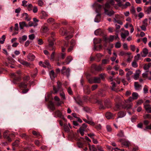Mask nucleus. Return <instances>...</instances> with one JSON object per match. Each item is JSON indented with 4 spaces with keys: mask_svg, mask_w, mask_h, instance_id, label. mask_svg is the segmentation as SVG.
Listing matches in <instances>:
<instances>
[{
    "mask_svg": "<svg viewBox=\"0 0 151 151\" xmlns=\"http://www.w3.org/2000/svg\"><path fill=\"white\" fill-rule=\"evenodd\" d=\"M138 98V95H132V96L130 97L127 100L125 101L123 104H121L122 107L124 109H128L131 108L133 105L132 103H129L134 100Z\"/></svg>",
    "mask_w": 151,
    "mask_h": 151,
    "instance_id": "obj_1",
    "label": "nucleus"
},
{
    "mask_svg": "<svg viewBox=\"0 0 151 151\" xmlns=\"http://www.w3.org/2000/svg\"><path fill=\"white\" fill-rule=\"evenodd\" d=\"M49 44L47 46V48L49 50H52L55 49L54 45V40L52 37H50L48 40Z\"/></svg>",
    "mask_w": 151,
    "mask_h": 151,
    "instance_id": "obj_2",
    "label": "nucleus"
},
{
    "mask_svg": "<svg viewBox=\"0 0 151 151\" xmlns=\"http://www.w3.org/2000/svg\"><path fill=\"white\" fill-rule=\"evenodd\" d=\"M14 137V135L12 133L9 134V133L8 131H6L4 134V137L9 142H11L12 141L11 138H13Z\"/></svg>",
    "mask_w": 151,
    "mask_h": 151,
    "instance_id": "obj_3",
    "label": "nucleus"
},
{
    "mask_svg": "<svg viewBox=\"0 0 151 151\" xmlns=\"http://www.w3.org/2000/svg\"><path fill=\"white\" fill-rule=\"evenodd\" d=\"M62 74L68 78L70 76V70L69 68L66 69L65 67H63L61 70Z\"/></svg>",
    "mask_w": 151,
    "mask_h": 151,
    "instance_id": "obj_4",
    "label": "nucleus"
},
{
    "mask_svg": "<svg viewBox=\"0 0 151 151\" xmlns=\"http://www.w3.org/2000/svg\"><path fill=\"white\" fill-rule=\"evenodd\" d=\"M92 7H95L96 13H98L101 11L102 6L98 4L97 2H95L92 5Z\"/></svg>",
    "mask_w": 151,
    "mask_h": 151,
    "instance_id": "obj_5",
    "label": "nucleus"
},
{
    "mask_svg": "<svg viewBox=\"0 0 151 151\" xmlns=\"http://www.w3.org/2000/svg\"><path fill=\"white\" fill-rule=\"evenodd\" d=\"M96 102L100 104L99 107L100 109H105L106 107L109 108L111 107L110 105V103H109L108 104H107L105 102L104 103L105 106H104L103 105L101 104V102L100 101L97 100Z\"/></svg>",
    "mask_w": 151,
    "mask_h": 151,
    "instance_id": "obj_6",
    "label": "nucleus"
},
{
    "mask_svg": "<svg viewBox=\"0 0 151 151\" xmlns=\"http://www.w3.org/2000/svg\"><path fill=\"white\" fill-rule=\"evenodd\" d=\"M89 82L91 83H100L101 82L100 78L99 77H95L93 78V81L89 80Z\"/></svg>",
    "mask_w": 151,
    "mask_h": 151,
    "instance_id": "obj_7",
    "label": "nucleus"
},
{
    "mask_svg": "<svg viewBox=\"0 0 151 151\" xmlns=\"http://www.w3.org/2000/svg\"><path fill=\"white\" fill-rule=\"evenodd\" d=\"M148 53V50L146 48H144L142 52L140 53L142 57H145Z\"/></svg>",
    "mask_w": 151,
    "mask_h": 151,
    "instance_id": "obj_8",
    "label": "nucleus"
},
{
    "mask_svg": "<svg viewBox=\"0 0 151 151\" xmlns=\"http://www.w3.org/2000/svg\"><path fill=\"white\" fill-rule=\"evenodd\" d=\"M144 107L146 111L148 113L151 112V105L144 104Z\"/></svg>",
    "mask_w": 151,
    "mask_h": 151,
    "instance_id": "obj_9",
    "label": "nucleus"
},
{
    "mask_svg": "<svg viewBox=\"0 0 151 151\" xmlns=\"http://www.w3.org/2000/svg\"><path fill=\"white\" fill-rule=\"evenodd\" d=\"M129 32L128 30H125L124 33H122L121 34V37L125 39L126 37L128 35Z\"/></svg>",
    "mask_w": 151,
    "mask_h": 151,
    "instance_id": "obj_10",
    "label": "nucleus"
},
{
    "mask_svg": "<svg viewBox=\"0 0 151 151\" xmlns=\"http://www.w3.org/2000/svg\"><path fill=\"white\" fill-rule=\"evenodd\" d=\"M48 108L50 110L53 111L55 109L54 106V104L52 102L50 101L48 105Z\"/></svg>",
    "mask_w": 151,
    "mask_h": 151,
    "instance_id": "obj_11",
    "label": "nucleus"
},
{
    "mask_svg": "<svg viewBox=\"0 0 151 151\" xmlns=\"http://www.w3.org/2000/svg\"><path fill=\"white\" fill-rule=\"evenodd\" d=\"M141 72L139 70H137L134 74V78L135 80H137L139 78Z\"/></svg>",
    "mask_w": 151,
    "mask_h": 151,
    "instance_id": "obj_12",
    "label": "nucleus"
},
{
    "mask_svg": "<svg viewBox=\"0 0 151 151\" xmlns=\"http://www.w3.org/2000/svg\"><path fill=\"white\" fill-rule=\"evenodd\" d=\"M27 58L28 60L32 61L35 60V57L33 54L30 53L27 56Z\"/></svg>",
    "mask_w": 151,
    "mask_h": 151,
    "instance_id": "obj_13",
    "label": "nucleus"
},
{
    "mask_svg": "<svg viewBox=\"0 0 151 151\" xmlns=\"http://www.w3.org/2000/svg\"><path fill=\"white\" fill-rule=\"evenodd\" d=\"M126 115V112L124 111H120L119 112L118 114V117L119 118H122L124 117Z\"/></svg>",
    "mask_w": 151,
    "mask_h": 151,
    "instance_id": "obj_14",
    "label": "nucleus"
},
{
    "mask_svg": "<svg viewBox=\"0 0 151 151\" xmlns=\"http://www.w3.org/2000/svg\"><path fill=\"white\" fill-rule=\"evenodd\" d=\"M105 116L108 119H110L113 118L114 115L110 112H107L105 114Z\"/></svg>",
    "mask_w": 151,
    "mask_h": 151,
    "instance_id": "obj_15",
    "label": "nucleus"
},
{
    "mask_svg": "<svg viewBox=\"0 0 151 151\" xmlns=\"http://www.w3.org/2000/svg\"><path fill=\"white\" fill-rule=\"evenodd\" d=\"M73 58L72 57L69 56L65 60V62L63 63V64L65 65V63H66V64H68L72 61Z\"/></svg>",
    "mask_w": 151,
    "mask_h": 151,
    "instance_id": "obj_16",
    "label": "nucleus"
},
{
    "mask_svg": "<svg viewBox=\"0 0 151 151\" xmlns=\"http://www.w3.org/2000/svg\"><path fill=\"white\" fill-rule=\"evenodd\" d=\"M105 13L109 16H111L114 14V12L113 11H109L108 9H105Z\"/></svg>",
    "mask_w": 151,
    "mask_h": 151,
    "instance_id": "obj_17",
    "label": "nucleus"
},
{
    "mask_svg": "<svg viewBox=\"0 0 151 151\" xmlns=\"http://www.w3.org/2000/svg\"><path fill=\"white\" fill-rule=\"evenodd\" d=\"M151 66V63H149L148 64H145L143 67L144 70L146 71V72H148L149 71V68Z\"/></svg>",
    "mask_w": 151,
    "mask_h": 151,
    "instance_id": "obj_18",
    "label": "nucleus"
},
{
    "mask_svg": "<svg viewBox=\"0 0 151 151\" xmlns=\"http://www.w3.org/2000/svg\"><path fill=\"white\" fill-rule=\"evenodd\" d=\"M101 18V14L98 13L94 19L95 22L97 23L99 22L100 21Z\"/></svg>",
    "mask_w": 151,
    "mask_h": 151,
    "instance_id": "obj_19",
    "label": "nucleus"
},
{
    "mask_svg": "<svg viewBox=\"0 0 151 151\" xmlns=\"http://www.w3.org/2000/svg\"><path fill=\"white\" fill-rule=\"evenodd\" d=\"M145 13L147 14H151V6L147 7H146L144 9Z\"/></svg>",
    "mask_w": 151,
    "mask_h": 151,
    "instance_id": "obj_20",
    "label": "nucleus"
},
{
    "mask_svg": "<svg viewBox=\"0 0 151 151\" xmlns=\"http://www.w3.org/2000/svg\"><path fill=\"white\" fill-rule=\"evenodd\" d=\"M21 64L26 66L28 67L30 65V64L27 62L22 60H19Z\"/></svg>",
    "mask_w": 151,
    "mask_h": 151,
    "instance_id": "obj_21",
    "label": "nucleus"
},
{
    "mask_svg": "<svg viewBox=\"0 0 151 151\" xmlns=\"http://www.w3.org/2000/svg\"><path fill=\"white\" fill-rule=\"evenodd\" d=\"M19 25L20 29H23L24 27H28V26L27 25L26 23L24 22H22L19 23Z\"/></svg>",
    "mask_w": 151,
    "mask_h": 151,
    "instance_id": "obj_22",
    "label": "nucleus"
},
{
    "mask_svg": "<svg viewBox=\"0 0 151 151\" xmlns=\"http://www.w3.org/2000/svg\"><path fill=\"white\" fill-rule=\"evenodd\" d=\"M133 73V72L131 71H128V72L126 73V77L128 81H130V76Z\"/></svg>",
    "mask_w": 151,
    "mask_h": 151,
    "instance_id": "obj_23",
    "label": "nucleus"
},
{
    "mask_svg": "<svg viewBox=\"0 0 151 151\" xmlns=\"http://www.w3.org/2000/svg\"><path fill=\"white\" fill-rule=\"evenodd\" d=\"M102 33V30L100 29H99L96 30L94 32V34L96 35H101Z\"/></svg>",
    "mask_w": 151,
    "mask_h": 151,
    "instance_id": "obj_24",
    "label": "nucleus"
},
{
    "mask_svg": "<svg viewBox=\"0 0 151 151\" xmlns=\"http://www.w3.org/2000/svg\"><path fill=\"white\" fill-rule=\"evenodd\" d=\"M19 86L20 88H25L27 86V84L24 82H22L19 83Z\"/></svg>",
    "mask_w": 151,
    "mask_h": 151,
    "instance_id": "obj_25",
    "label": "nucleus"
},
{
    "mask_svg": "<svg viewBox=\"0 0 151 151\" xmlns=\"http://www.w3.org/2000/svg\"><path fill=\"white\" fill-rule=\"evenodd\" d=\"M49 75L51 79H53L55 77V75L53 70H51L49 73Z\"/></svg>",
    "mask_w": 151,
    "mask_h": 151,
    "instance_id": "obj_26",
    "label": "nucleus"
},
{
    "mask_svg": "<svg viewBox=\"0 0 151 151\" xmlns=\"http://www.w3.org/2000/svg\"><path fill=\"white\" fill-rule=\"evenodd\" d=\"M55 114L58 117L61 118H63V116L62 115L61 113L59 110L56 111L55 112Z\"/></svg>",
    "mask_w": 151,
    "mask_h": 151,
    "instance_id": "obj_27",
    "label": "nucleus"
},
{
    "mask_svg": "<svg viewBox=\"0 0 151 151\" xmlns=\"http://www.w3.org/2000/svg\"><path fill=\"white\" fill-rule=\"evenodd\" d=\"M27 38V36L26 35H24L22 36L21 37H19V40L20 42L22 41H25Z\"/></svg>",
    "mask_w": 151,
    "mask_h": 151,
    "instance_id": "obj_28",
    "label": "nucleus"
},
{
    "mask_svg": "<svg viewBox=\"0 0 151 151\" xmlns=\"http://www.w3.org/2000/svg\"><path fill=\"white\" fill-rule=\"evenodd\" d=\"M122 144L126 147H128L130 144L129 142L127 140H125L122 143Z\"/></svg>",
    "mask_w": 151,
    "mask_h": 151,
    "instance_id": "obj_29",
    "label": "nucleus"
},
{
    "mask_svg": "<svg viewBox=\"0 0 151 151\" xmlns=\"http://www.w3.org/2000/svg\"><path fill=\"white\" fill-rule=\"evenodd\" d=\"M89 149L92 151H97V149L96 148L94 145L91 146L90 145L89 146Z\"/></svg>",
    "mask_w": 151,
    "mask_h": 151,
    "instance_id": "obj_30",
    "label": "nucleus"
},
{
    "mask_svg": "<svg viewBox=\"0 0 151 151\" xmlns=\"http://www.w3.org/2000/svg\"><path fill=\"white\" fill-rule=\"evenodd\" d=\"M93 40V42L95 44L100 43L101 41V39L100 38L97 39L96 38H94Z\"/></svg>",
    "mask_w": 151,
    "mask_h": 151,
    "instance_id": "obj_31",
    "label": "nucleus"
},
{
    "mask_svg": "<svg viewBox=\"0 0 151 151\" xmlns=\"http://www.w3.org/2000/svg\"><path fill=\"white\" fill-rule=\"evenodd\" d=\"M134 85L135 89L136 90H139L141 87V85H139L138 82H135Z\"/></svg>",
    "mask_w": 151,
    "mask_h": 151,
    "instance_id": "obj_32",
    "label": "nucleus"
},
{
    "mask_svg": "<svg viewBox=\"0 0 151 151\" xmlns=\"http://www.w3.org/2000/svg\"><path fill=\"white\" fill-rule=\"evenodd\" d=\"M148 87L147 86L145 85L144 86L143 89V93H144L147 94L148 93Z\"/></svg>",
    "mask_w": 151,
    "mask_h": 151,
    "instance_id": "obj_33",
    "label": "nucleus"
},
{
    "mask_svg": "<svg viewBox=\"0 0 151 151\" xmlns=\"http://www.w3.org/2000/svg\"><path fill=\"white\" fill-rule=\"evenodd\" d=\"M64 128L65 132H68L70 131V129L69 128L67 124H65L64 126Z\"/></svg>",
    "mask_w": 151,
    "mask_h": 151,
    "instance_id": "obj_34",
    "label": "nucleus"
},
{
    "mask_svg": "<svg viewBox=\"0 0 151 151\" xmlns=\"http://www.w3.org/2000/svg\"><path fill=\"white\" fill-rule=\"evenodd\" d=\"M110 5L107 1L105 5V6L104 8V11L105 10V9H109L110 7Z\"/></svg>",
    "mask_w": 151,
    "mask_h": 151,
    "instance_id": "obj_35",
    "label": "nucleus"
},
{
    "mask_svg": "<svg viewBox=\"0 0 151 151\" xmlns=\"http://www.w3.org/2000/svg\"><path fill=\"white\" fill-rule=\"evenodd\" d=\"M22 15L24 17V18L25 20L27 21L30 20V19L28 18V14L27 13H24Z\"/></svg>",
    "mask_w": 151,
    "mask_h": 151,
    "instance_id": "obj_36",
    "label": "nucleus"
},
{
    "mask_svg": "<svg viewBox=\"0 0 151 151\" xmlns=\"http://www.w3.org/2000/svg\"><path fill=\"white\" fill-rule=\"evenodd\" d=\"M68 46V44L67 43H65L64 45V47H62V51L63 52H64L66 49V48Z\"/></svg>",
    "mask_w": 151,
    "mask_h": 151,
    "instance_id": "obj_37",
    "label": "nucleus"
},
{
    "mask_svg": "<svg viewBox=\"0 0 151 151\" xmlns=\"http://www.w3.org/2000/svg\"><path fill=\"white\" fill-rule=\"evenodd\" d=\"M83 110L86 112L90 113L91 111V109L89 107H85L83 108Z\"/></svg>",
    "mask_w": 151,
    "mask_h": 151,
    "instance_id": "obj_38",
    "label": "nucleus"
},
{
    "mask_svg": "<svg viewBox=\"0 0 151 151\" xmlns=\"http://www.w3.org/2000/svg\"><path fill=\"white\" fill-rule=\"evenodd\" d=\"M102 55L100 53L97 54L95 58H97L98 60H97V61L99 62L100 61V59L102 56Z\"/></svg>",
    "mask_w": 151,
    "mask_h": 151,
    "instance_id": "obj_39",
    "label": "nucleus"
},
{
    "mask_svg": "<svg viewBox=\"0 0 151 151\" xmlns=\"http://www.w3.org/2000/svg\"><path fill=\"white\" fill-rule=\"evenodd\" d=\"M143 117L144 119H151V115L150 114H146L144 115Z\"/></svg>",
    "mask_w": 151,
    "mask_h": 151,
    "instance_id": "obj_40",
    "label": "nucleus"
},
{
    "mask_svg": "<svg viewBox=\"0 0 151 151\" xmlns=\"http://www.w3.org/2000/svg\"><path fill=\"white\" fill-rule=\"evenodd\" d=\"M143 1L144 3H145V5H148L149 4H151V0H143Z\"/></svg>",
    "mask_w": 151,
    "mask_h": 151,
    "instance_id": "obj_41",
    "label": "nucleus"
},
{
    "mask_svg": "<svg viewBox=\"0 0 151 151\" xmlns=\"http://www.w3.org/2000/svg\"><path fill=\"white\" fill-rule=\"evenodd\" d=\"M58 91V90L56 88L53 86V91H51V93L50 94H55L57 93V92Z\"/></svg>",
    "mask_w": 151,
    "mask_h": 151,
    "instance_id": "obj_42",
    "label": "nucleus"
},
{
    "mask_svg": "<svg viewBox=\"0 0 151 151\" xmlns=\"http://www.w3.org/2000/svg\"><path fill=\"white\" fill-rule=\"evenodd\" d=\"M132 66L134 68H137L138 66L137 63L135 60L132 62Z\"/></svg>",
    "mask_w": 151,
    "mask_h": 151,
    "instance_id": "obj_43",
    "label": "nucleus"
},
{
    "mask_svg": "<svg viewBox=\"0 0 151 151\" xmlns=\"http://www.w3.org/2000/svg\"><path fill=\"white\" fill-rule=\"evenodd\" d=\"M95 70L98 71H101L102 70V68L101 65H99L98 66H96L95 67Z\"/></svg>",
    "mask_w": 151,
    "mask_h": 151,
    "instance_id": "obj_44",
    "label": "nucleus"
},
{
    "mask_svg": "<svg viewBox=\"0 0 151 151\" xmlns=\"http://www.w3.org/2000/svg\"><path fill=\"white\" fill-rule=\"evenodd\" d=\"M87 127V125L86 124L84 123L82 124V126H81L80 128L84 130H85L86 129V128Z\"/></svg>",
    "mask_w": 151,
    "mask_h": 151,
    "instance_id": "obj_45",
    "label": "nucleus"
},
{
    "mask_svg": "<svg viewBox=\"0 0 151 151\" xmlns=\"http://www.w3.org/2000/svg\"><path fill=\"white\" fill-rule=\"evenodd\" d=\"M32 133L34 135L37 136L38 137L41 136L39 132H37L35 131H33Z\"/></svg>",
    "mask_w": 151,
    "mask_h": 151,
    "instance_id": "obj_46",
    "label": "nucleus"
},
{
    "mask_svg": "<svg viewBox=\"0 0 151 151\" xmlns=\"http://www.w3.org/2000/svg\"><path fill=\"white\" fill-rule=\"evenodd\" d=\"M47 22L50 24H52L54 22V19L52 18H50L47 20Z\"/></svg>",
    "mask_w": 151,
    "mask_h": 151,
    "instance_id": "obj_47",
    "label": "nucleus"
},
{
    "mask_svg": "<svg viewBox=\"0 0 151 151\" xmlns=\"http://www.w3.org/2000/svg\"><path fill=\"white\" fill-rule=\"evenodd\" d=\"M109 59H105L102 60V63L103 64H107L109 63Z\"/></svg>",
    "mask_w": 151,
    "mask_h": 151,
    "instance_id": "obj_48",
    "label": "nucleus"
},
{
    "mask_svg": "<svg viewBox=\"0 0 151 151\" xmlns=\"http://www.w3.org/2000/svg\"><path fill=\"white\" fill-rule=\"evenodd\" d=\"M121 43L119 42H117L115 44V47L116 48H119L121 47Z\"/></svg>",
    "mask_w": 151,
    "mask_h": 151,
    "instance_id": "obj_49",
    "label": "nucleus"
},
{
    "mask_svg": "<svg viewBox=\"0 0 151 151\" xmlns=\"http://www.w3.org/2000/svg\"><path fill=\"white\" fill-rule=\"evenodd\" d=\"M22 6L24 7H27L29 3H28V2L26 1H22Z\"/></svg>",
    "mask_w": 151,
    "mask_h": 151,
    "instance_id": "obj_50",
    "label": "nucleus"
},
{
    "mask_svg": "<svg viewBox=\"0 0 151 151\" xmlns=\"http://www.w3.org/2000/svg\"><path fill=\"white\" fill-rule=\"evenodd\" d=\"M144 26L147 27V19H145L143 21V24L142 25Z\"/></svg>",
    "mask_w": 151,
    "mask_h": 151,
    "instance_id": "obj_51",
    "label": "nucleus"
},
{
    "mask_svg": "<svg viewBox=\"0 0 151 151\" xmlns=\"http://www.w3.org/2000/svg\"><path fill=\"white\" fill-rule=\"evenodd\" d=\"M44 64L46 66V67H47L48 68L50 67V65L49 63L48 60H46Z\"/></svg>",
    "mask_w": 151,
    "mask_h": 151,
    "instance_id": "obj_52",
    "label": "nucleus"
},
{
    "mask_svg": "<svg viewBox=\"0 0 151 151\" xmlns=\"http://www.w3.org/2000/svg\"><path fill=\"white\" fill-rule=\"evenodd\" d=\"M27 9L28 11H30L32 10V9L33 7L32 5L31 4H28V6H27Z\"/></svg>",
    "mask_w": 151,
    "mask_h": 151,
    "instance_id": "obj_53",
    "label": "nucleus"
},
{
    "mask_svg": "<svg viewBox=\"0 0 151 151\" xmlns=\"http://www.w3.org/2000/svg\"><path fill=\"white\" fill-rule=\"evenodd\" d=\"M140 54H138L136 55L135 56L134 58L135 60H138L140 59Z\"/></svg>",
    "mask_w": 151,
    "mask_h": 151,
    "instance_id": "obj_54",
    "label": "nucleus"
},
{
    "mask_svg": "<svg viewBox=\"0 0 151 151\" xmlns=\"http://www.w3.org/2000/svg\"><path fill=\"white\" fill-rule=\"evenodd\" d=\"M111 84L112 85L111 90L114 91V88L116 86L115 83L114 82H112Z\"/></svg>",
    "mask_w": 151,
    "mask_h": 151,
    "instance_id": "obj_55",
    "label": "nucleus"
},
{
    "mask_svg": "<svg viewBox=\"0 0 151 151\" xmlns=\"http://www.w3.org/2000/svg\"><path fill=\"white\" fill-rule=\"evenodd\" d=\"M106 128L108 132H111L112 130L111 127L109 125H107L106 126Z\"/></svg>",
    "mask_w": 151,
    "mask_h": 151,
    "instance_id": "obj_56",
    "label": "nucleus"
},
{
    "mask_svg": "<svg viewBox=\"0 0 151 151\" xmlns=\"http://www.w3.org/2000/svg\"><path fill=\"white\" fill-rule=\"evenodd\" d=\"M117 135L120 137H123L124 136V132L122 131H121L119 132Z\"/></svg>",
    "mask_w": 151,
    "mask_h": 151,
    "instance_id": "obj_57",
    "label": "nucleus"
},
{
    "mask_svg": "<svg viewBox=\"0 0 151 151\" xmlns=\"http://www.w3.org/2000/svg\"><path fill=\"white\" fill-rule=\"evenodd\" d=\"M143 102L142 100H139L137 102V105L136 106V107H137L138 105L141 104Z\"/></svg>",
    "mask_w": 151,
    "mask_h": 151,
    "instance_id": "obj_58",
    "label": "nucleus"
},
{
    "mask_svg": "<svg viewBox=\"0 0 151 151\" xmlns=\"http://www.w3.org/2000/svg\"><path fill=\"white\" fill-rule=\"evenodd\" d=\"M38 4L40 6H42L44 4L43 2L41 0H38Z\"/></svg>",
    "mask_w": 151,
    "mask_h": 151,
    "instance_id": "obj_59",
    "label": "nucleus"
},
{
    "mask_svg": "<svg viewBox=\"0 0 151 151\" xmlns=\"http://www.w3.org/2000/svg\"><path fill=\"white\" fill-rule=\"evenodd\" d=\"M73 47H74L73 46H70V47H69V48H68V50H67L68 52H71L73 50Z\"/></svg>",
    "mask_w": 151,
    "mask_h": 151,
    "instance_id": "obj_60",
    "label": "nucleus"
},
{
    "mask_svg": "<svg viewBox=\"0 0 151 151\" xmlns=\"http://www.w3.org/2000/svg\"><path fill=\"white\" fill-rule=\"evenodd\" d=\"M70 46H72L74 47L75 45V41L74 40H72L70 42Z\"/></svg>",
    "mask_w": 151,
    "mask_h": 151,
    "instance_id": "obj_61",
    "label": "nucleus"
},
{
    "mask_svg": "<svg viewBox=\"0 0 151 151\" xmlns=\"http://www.w3.org/2000/svg\"><path fill=\"white\" fill-rule=\"evenodd\" d=\"M79 132L80 134H81V135L82 136L84 134V132L85 130H84L83 129V130H82V129H81L80 128L79 129Z\"/></svg>",
    "mask_w": 151,
    "mask_h": 151,
    "instance_id": "obj_62",
    "label": "nucleus"
},
{
    "mask_svg": "<svg viewBox=\"0 0 151 151\" xmlns=\"http://www.w3.org/2000/svg\"><path fill=\"white\" fill-rule=\"evenodd\" d=\"M29 38L30 40H33L35 38V36L34 34H32L29 35Z\"/></svg>",
    "mask_w": 151,
    "mask_h": 151,
    "instance_id": "obj_63",
    "label": "nucleus"
},
{
    "mask_svg": "<svg viewBox=\"0 0 151 151\" xmlns=\"http://www.w3.org/2000/svg\"><path fill=\"white\" fill-rule=\"evenodd\" d=\"M114 39V35L110 36L109 37V40L110 42H112Z\"/></svg>",
    "mask_w": 151,
    "mask_h": 151,
    "instance_id": "obj_64",
    "label": "nucleus"
}]
</instances>
